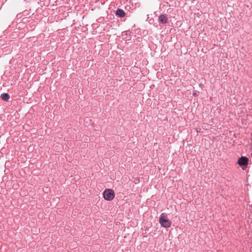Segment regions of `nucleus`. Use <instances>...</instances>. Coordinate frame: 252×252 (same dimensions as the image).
Here are the masks:
<instances>
[{"instance_id": "2", "label": "nucleus", "mask_w": 252, "mask_h": 252, "mask_svg": "<svg viewBox=\"0 0 252 252\" xmlns=\"http://www.w3.org/2000/svg\"><path fill=\"white\" fill-rule=\"evenodd\" d=\"M104 198L108 201L113 200L115 197V193L113 190L111 189H105L103 193Z\"/></svg>"}, {"instance_id": "5", "label": "nucleus", "mask_w": 252, "mask_h": 252, "mask_svg": "<svg viewBox=\"0 0 252 252\" xmlns=\"http://www.w3.org/2000/svg\"><path fill=\"white\" fill-rule=\"evenodd\" d=\"M116 15L120 17H124L125 16L126 13L123 10L119 9L116 10Z\"/></svg>"}, {"instance_id": "1", "label": "nucleus", "mask_w": 252, "mask_h": 252, "mask_svg": "<svg viewBox=\"0 0 252 252\" xmlns=\"http://www.w3.org/2000/svg\"><path fill=\"white\" fill-rule=\"evenodd\" d=\"M159 223L161 226L165 228L169 227L171 224V221L168 219L167 215L165 213H163L160 215Z\"/></svg>"}, {"instance_id": "4", "label": "nucleus", "mask_w": 252, "mask_h": 252, "mask_svg": "<svg viewBox=\"0 0 252 252\" xmlns=\"http://www.w3.org/2000/svg\"><path fill=\"white\" fill-rule=\"evenodd\" d=\"M158 20L162 24H166L167 22L168 18L165 14H161L159 16Z\"/></svg>"}, {"instance_id": "3", "label": "nucleus", "mask_w": 252, "mask_h": 252, "mask_svg": "<svg viewBox=\"0 0 252 252\" xmlns=\"http://www.w3.org/2000/svg\"><path fill=\"white\" fill-rule=\"evenodd\" d=\"M249 159L246 157H242L239 158L237 163L240 166H247L248 164Z\"/></svg>"}, {"instance_id": "6", "label": "nucleus", "mask_w": 252, "mask_h": 252, "mask_svg": "<svg viewBox=\"0 0 252 252\" xmlns=\"http://www.w3.org/2000/svg\"><path fill=\"white\" fill-rule=\"evenodd\" d=\"M1 98L4 101H7L9 98V95L7 93H3L1 94Z\"/></svg>"}]
</instances>
